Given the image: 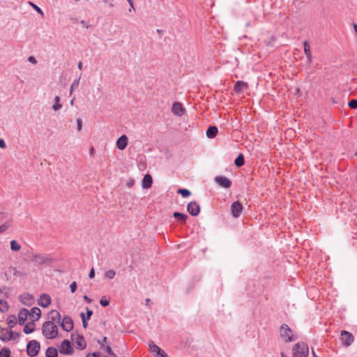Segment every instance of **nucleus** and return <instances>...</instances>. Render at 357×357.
I'll return each mask as SVG.
<instances>
[{
  "mask_svg": "<svg viewBox=\"0 0 357 357\" xmlns=\"http://www.w3.org/2000/svg\"><path fill=\"white\" fill-rule=\"evenodd\" d=\"M243 206L238 201L234 202L231 206V212L234 218H238L242 213Z\"/></svg>",
  "mask_w": 357,
  "mask_h": 357,
  "instance_id": "obj_11",
  "label": "nucleus"
},
{
  "mask_svg": "<svg viewBox=\"0 0 357 357\" xmlns=\"http://www.w3.org/2000/svg\"><path fill=\"white\" fill-rule=\"evenodd\" d=\"M0 303H1V305H0V310H1V312H7L8 310V307H9L7 302H6V301L2 302L1 301Z\"/></svg>",
  "mask_w": 357,
  "mask_h": 357,
  "instance_id": "obj_39",
  "label": "nucleus"
},
{
  "mask_svg": "<svg viewBox=\"0 0 357 357\" xmlns=\"http://www.w3.org/2000/svg\"><path fill=\"white\" fill-rule=\"evenodd\" d=\"M83 299H84L86 302H87L88 303H91L92 302V300H91L89 297H88L86 295H84V296H83Z\"/></svg>",
  "mask_w": 357,
  "mask_h": 357,
  "instance_id": "obj_51",
  "label": "nucleus"
},
{
  "mask_svg": "<svg viewBox=\"0 0 357 357\" xmlns=\"http://www.w3.org/2000/svg\"><path fill=\"white\" fill-rule=\"evenodd\" d=\"M80 23H81V24H82L83 26L86 27V29H88V28L89 27V26H90V25H89L86 22H85L84 20H82V21L80 22Z\"/></svg>",
  "mask_w": 357,
  "mask_h": 357,
  "instance_id": "obj_52",
  "label": "nucleus"
},
{
  "mask_svg": "<svg viewBox=\"0 0 357 357\" xmlns=\"http://www.w3.org/2000/svg\"><path fill=\"white\" fill-rule=\"evenodd\" d=\"M304 52L308 60L311 59L310 45L307 40L303 42Z\"/></svg>",
  "mask_w": 357,
  "mask_h": 357,
  "instance_id": "obj_29",
  "label": "nucleus"
},
{
  "mask_svg": "<svg viewBox=\"0 0 357 357\" xmlns=\"http://www.w3.org/2000/svg\"><path fill=\"white\" fill-rule=\"evenodd\" d=\"M282 357H287L283 353L281 354Z\"/></svg>",
  "mask_w": 357,
  "mask_h": 357,
  "instance_id": "obj_62",
  "label": "nucleus"
},
{
  "mask_svg": "<svg viewBox=\"0 0 357 357\" xmlns=\"http://www.w3.org/2000/svg\"><path fill=\"white\" fill-rule=\"evenodd\" d=\"M111 356L112 357H118L116 354H115V356L113 355V356Z\"/></svg>",
  "mask_w": 357,
  "mask_h": 357,
  "instance_id": "obj_64",
  "label": "nucleus"
},
{
  "mask_svg": "<svg viewBox=\"0 0 357 357\" xmlns=\"http://www.w3.org/2000/svg\"><path fill=\"white\" fill-rule=\"evenodd\" d=\"M35 331V322L34 320L29 321L26 324L23 328V331L25 334H30Z\"/></svg>",
  "mask_w": 357,
  "mask_h": 357,
  "instance_id": "obj_24",
  "label": "nucleus"
},
{
  "mask_svg": "<svg viewBox=\"0 0 357 357\" xmlns=\"http://www.w3.org/2000/svg\"><path fill=\"white\" fill-rule=\"evenodd\" d=\"M128 143V139L126 135H121L116 141V146L119 150H124Z\"/></svg>",
  "mask_w": 357,
  "mask_h": 357,
  "instance_id": "obj_18",
  "label": "nucleus"
},
{
  "mask_svg": "<svg viewBox=\"0 0 357 357\" xmlns=\"http://www.w3.org/2000/svg\"><path fill=\"white\" fill-rule=\"evenodd\" d=\"M79 78L74 80V82L72 83L70 86V93H72L73 91L77 89L79 86Z\"/></svg>",
  "mask_w": 357,
  "mask_h": 357,
  "instance_id": "obj_41",
  "label": "nucleus"
},
{
  "mask_svg": "<svg viewBox=\"0 0 357 357\" xmlns=\"http://www.w3.org/2000/svg\"><path fill=\"white\" fill-rule=\"evenodd\" d=\"M340 341L345 347H349L354 340V337L351 333L347 331H342L340 332Z\"/></svg>",
  "mask_w": 357,
  "mask_h": 357,
  "instance_id": "obj_6",
  "label": "nucleus"
},
{
  "mask_svg": "<svg viewBox=\"0 0 357 357\" xmlns=\"http://www.w3.org/2000/svg\"><path fill=\"white\" fill-rule=\"evenodd\" d=\"M280 336L284 339L285 342H292L297 338L294 336L291 329L286 324H283L280 326Z\"/></svg>",
  "mask_w": 357,
  "mask_h": 357,
  "instance_id": "obj_5",
  "label": "nucleus"
},
{
  "mask_svg": "<svg viewBox=\"0 0 357 357\" xmlns=\"http://www.w3.org/2000/svg\"><path fill=\"white\" fill-rule=\"evenodd\" d=\"M12 219H9L3 225H0V234L6 231L8 229H9L12 225Z\"/></svg>",
  "mask_w": 357,
  "mask_h": 357,
  "instance_id": "obj_30",
  "label": "nucleus"
},
{
  "mask_svg": "<svg viewBox=\"0 0 357 357\" xmlns=\"http://www.w3.org/2000/svg\"><path fill=\"white\" fill-rule=\"evenodd\" d=\"M11 351L8 348H3L0 350V357H10Z\"/></svg>",
  "mask_w": 357,
  "mask_h": 357,
  "instance_id": "obj_35",
  "label": "nucleus"
},
{
  "mask_svg": "<svg viewBox=\"0 0 357 357\" xmlns=\"http://www.w3.org/2000/svg\"><path fill=\"white\" fill-rule=\"evenodd\" d=\"M28 61L34 65L37 63V61H36V58L33 56H30L28 58Z\"/></svg>",
  "mask_w": 357,
  "mask_h": 357,
  "instance_id": "obj_48",
  "label": "nucleus"
},
{
  "mask_svg": "<svg viewBox=\"0 0 357 357\" xmlns=\"http://www.w3.org/2000/svg\"><path fill=\"white\" fill-rule=\"evenodd\" d=\"M60 325L64 331L70 332L73 328V319L69 316H64Z\"/></svg>",
  "mask_w": 357,
  "mask_h": 357,
  "instance_id": "obj_10",
  "label": "nucleus"
},
{
  "mask_svg": "<svg viewBox=\"0 0 357 357\" xmlns=\"http://www.w3.org/2000/svg\"><path fill=\"white\" fill-rule=\"evenodd\" d=\"M157 31H158V33H161V32H162V30H160V29H157Z\"/></svg>",
  "mask_w": 357,
  "mask_h": 357,
  "instance_id": "obj_63",
  "label": "nucleus"
},
{
  "mask_svg": "<svg viewBox=\"0 0 357 357\" xmlns=\"http://www.w3.org/2000/svg\"><path fill=\"white\" fill-rule=\"evenodd\" d=\"M248 88V83L243 81H237L234 86V91L236 93H240Z\"/></svg>",
  "mask_w": 357,
  "mask_h": 357,
  "instance_id": "obj_19",
  "label": "nucleus"
},
{
  "mask_svg": "<svg viewBox=\"0 0 357 357\" xmlns=\"http://www.w3.org/2000/svg\"><path fill=\"white\" fill-rule=\"evenodd\" d=\"M40 350V344L38 341L32 340L26 344V354L30 357L36 356Z\"/></svg>",
  "mask_w": 357,
  "mask_h": 357,
  "instance_id": "obj_4",
  "label": "nucleus"
},
{
  "mask_svg": "<svg viewBox=\"0 0 357 357\" xmlns=\"http://www.w3.org/2000/svg\"><path fill=\"white\" fill-rule=\"evenodd\" d=\"M29 3L32 6V8L38 13H39L40 15L42 16H44V13L43 11L41 10L40 8H39L36 4L32 3V2H29Z\"/></svg>",
  "mask_w": 357,
  "mask_h": 357,
  "instance_id": "obj_38",
  "label": "nucleus"
},
{
  "mask_svg": "<svg viewBox=\"0 0 357 357\" xmlns=\"http://www.w3.org/2000/svg\"><path fill=\"white\" fill-rule=\"evenodd\" d=\"M150 301H151L150 298H146V304L148 305Z\"/></svg>",
  "mask_w": 357,
  "mask_h": 357,
  "instance_id": "obj_59",
  "label": "nucleus"
},
{
  "mask_svg": "<svg viewBox=\"0 0 357 357\" xmlns=\"http://www.w3.org/2000/svg\"><path fill=\"white\" fill-rule=\"evenodd\" d=\"M74 100H75V98H73V100H70V105H73Z\"/></svg>",
  "mask_w": 357,
  "mask_h": 357,
  "instance_id": "obj_61",
  "label": "nucleus"
},
{
  "mask_svg": "<svg viewBox=\"0 0 357 357\" xmlns=\"http://www.w3.org/2000/svg\"><path fill=\"white\" fill-rule=\"evenodd\" d=\"M93 357H100V354L98 351H95L92 354Z\"/></svg>",
  "mask_w": 357,
  "mask_h": 357,
  "instance_id": "obj_53",
  "label": "nucleus"
},
{
  "mask_svg": "<svg viewBox=\"0 0 357 357\" xmlns=\"http://www.w3.org/2000/svg\"><path fill=\"white\" fill-rule=\"evenodd\" d=\"M95 277V270L93 268H92L91 270H90V272H89V278L92 279Z\"/></svg>",
  "mask_w": 357,
  "mask_h": 357,
  "instance_id": "obj_49",
  "label": "nucleus"
},
{
  "mask_svg": "<svg viewBox=\"0 0 357 357\" xmlns=\"http://www.w3.org/2000/svg\"><path fill=\"white\" fill-rule=\"evenodd\" d=\"M215 181L222 188H229L231 185L230 179L225 176H218L215 178Z\"/></svg>",
  "mask_w": 357,
  "mask_h": 357,
  "instance_id": "obj_13",
  "label": "nucleus"
},
{
  "mask_svg": "<svg viewBox=\"0 0 357 357\" xmlns=\"http://www.w3.org/2000/svg\"><path fill=\"white\" fill-rule=\"evenodd\" d=\"M49 314V319H51L50 321H60L61 314L57 310H53L50 312Z\"/></svg>",
  "mask_w": 357,
  "mask_h": 357,
  "instance_id": "obj_25",
  "label": "nucleus"
},
{
  "mask_svg": "<svg viewBox=\"0 0 357 357\" xmlns=\"http://www.w3.org/2000/svg\"><path fill=\"white\" fill-rule=\"evenodd\" d=\"M43 335L48 339H54L58 335V327L52 321H45L42 326Z\"/></svg>",
  "mask_w": 357,
  "mask_h": 357,
  "instance_id": "obj_1",
  "label": "nucleus"
},
{
  "mask_svg": "<svg viewBox=\"0 0 357 357\" xmlns=\"http://www.w3.org/2000/svg\"><path fill=\"white\" fill-rule=\"evenodd\" d=\"M353 26H354V29L356 33V36H357V24H353Z\"/></svg>",
  "mask_w": 357,
  "mask_h": 357,
  "instance_id": "obj_55",
  "label": "nucleus"
},
{
  "mask_svg": "<svg viewBox=\"0 0 357 357\" xmlns=\"http://www.w3.org/2000/svg\"><path fill=\"white\" fill-rule=\"evenodd\" d=\"M59 102H60V97L57 96L54 98V104L52 106V109L54 111H57L61 108L62 105H61V104H60Z\"/></svg>",
  "mask_w": 357,
  "mask_h": 357,
  "instance_id": "obj_33",
  "label": "nucleus"
},
{
  "mask_svg": "<svg viewBox=\"0 0 357 357\" xmlns=\"http://www.w3.org/2000/svg\"><path fill=\"white\" fill-rule=\"evenodd\" d=\"M128 2L129 3V5L133 8V1L132 0H128Z\"/></svg>",
  "mask_w": 357,
  "mask_h": 357,
  "instance_id": "obj_56",
  "label": "nucleus"
},
{
  "mask_svg": "<svg viewBox=\"0 0 357 357\" xmlns=\"http://www.w3.org/2000/svg\"><path fill=\"white\" fill-rule=\"evenodd\" d=\"M13 270H14L13 275H15V276L24 277L26 275L24 273H22V271H18L16 268H14Z\"/></svg>",
  "mask_w": 357,
  "mask_h": 357,
  "instance_id": "obj_44",
  "label": "nucleus"
},
{
  "mask_svg": "<svg viewBox=\"0 0 357 357\" xmlns=\"http://www.w3.org/2000/svg\"><path fill=\"white\" fill-rule=\"evenodd\" d=\"M152 183H153L152 176L150 174H147L144 176V178L142 179V188L144 189H148L151 187Z\"/></svg>",
  "mask_w": 357,
  "mask_h": 357,
  "instance_id": "obj_20",
  "label": "nucleus"
},
{
  "mask_svg": "<svg viewBox=\"0 0 357 357\" xmlns=\"http://www.w3.org/2000/svg\"><path fill=\"white\" fill-rule=\"evenodd\" d=\"M93 153H94V148H93V146H91L89 149V153L91 155H92L93 154Z\"/></svg>",
  "mask_w": 357,
  "mask_h": 357,
  "instance_id": "obj_54",
  "label": "nucleus"
},
{
  "mask_svg": "<svg viewBox=\"0 0 357 357\" xmlns=\"http://www.w3.org/2000/svg\"><path fill=\"white\" fill-rule=\"evenodd\" d=\"M59 352L64 355L71 354L73 352L70 342L68 340H64L60 347Z\"/></svg>",
  "mask_w": 357,
  "mask_h": 357,
  "instance_id": "obj_9",
  "label": "nucleus"
},
{
  "mask_svg": "<svg viewBox=\"0 0 357 357\" xmlns=\"http://www.w3.org/2000/svg\"><path fill=\"white\" fill-rule=\"evenodd\" d=\"M187 211L191 215L197 216L200 213V206L196 202H190L187 206Z\"/></svg>",
  "mask_w": 357,
  "mask_h": 357,
  "instance_id": "obj_12",
  "label": "nucleus"
},
{
  "mask_svg": "<svg viewBox=\"0 0 357 357\" xmlns=\"http://www.w3.org/2000/svg\"><path fill=\"white\" fill-rule=\"evenodd\" d=\"M82 62H81V61H79V62L78 63V66H77V67H82Z\"/></svg>",
  "mask_w": 357,
  "mask_h": 357,
  "instance_id": "obj_60",
  "label": "nucleus"
},
{
  "mask_svg": "<svg viewBox=\"0 0 357 357\" xmlns=\"http://www.w3.org/2000/svg\"><path fill=\"white\" fill-rule=\"evenodd\" d=\"M29 311L26 308H23L20 310L18 314V323L20 325L24 324L28 316H29Z\"/></svg>",
  "mask_w": 357,
  "mask_h": 357,
  "instance_id": "obj_17",
  "label": "nucleus"
},
{
  "mask_svg": "<svg viewBox=\"0 0 357 357\" xmlns=\"http://www.w3.org/2000/svg\"><path fill=\"white\" fill-rule=\"evenodd\" d=\"M116 275V272L111 269V270H109V271H107L105 273V278H107V279H113L114 278Z\"/></svg>",
  "mask_w": 357,
  "mask_h": 357,
  "instance_id": "obj_37",
  "label": "nucleus"
},
{
  "mask_svg": "<svg viewBox=\"0 0 357 357\" xmlns=\"http://www.w3.org/2000/svg\"><path fill=\"white\" fill-rule=\"evenodd\" d=\"M6 147V144L5 141L3 139H0V148L5 149Z\"/></svg>",
  "mask_w": 357,
  "mask_h": 357,
  "instance_id": "obj_50",
  "label": "nucleus"
},
{
  "mask_svg": "<svg viewBox=\"0 0 357 357\" xmlns=\"http://www.w3.org/2000/svg\"><path fill=\"white\" fill-rule=\"evenodd\" d=\"M31 261L34 263L36 266L47 265L50 266L54 262V259L50 255H43L40 254H33Z\"/></svg>",
  "mask_w": 357,
  "mask_h": 357,
  "instance_id": "obj_3",
  "label": "nucleus"
},
{
  "mask_svg": "<svg viewBox=\"0 0 357 357\" xmlns=\"http://www.w3.org/2000/svg\"><path fill=\"white\" fill-rule=\"evenodd\" d=\"M10 249L13 251H19L21 249V245L17 241L13 240L10 241Z\"/></svg>",
  "mask_w": 357,
  "mask_h": 357,
  "instance_id": "obj_34",
  "label": "nucleus"
},
{
  "mask_svg": "<svg viewBox=\"0 0 357 357\" xmlns=\"http://www.w3.org/2000/svg\"><path fill=\"white\" fill-rule=\"evenodd\" d=\"M107 342V337H104L102 340H98V343L100 344V349L104 350L109 356H115L113 352L111 344L105 345Z\"/></svg>",
  "mask_w": 357,
  "mask_h": 357,
  "instance_id": "obj_14",
  "label": "nucleus"
},
{
  "mask_svg": "<svg viewBox=\"0 0 357 357\" xmlns=\"http://www.w3.org/2000/svg\"><path fill=\"white\" fill-rule=\"evenodd\" d=\"M177 193L181 195L183 197H188L191 195V192L185 188H178Z\"/></svg>",
  "mask_w": 357,
  "mask_h": 357,
  "instance_id": "obj_32",
  "label": "nucleus"
},
{
  "mask_svg": "<svg viewBox=\"0 0 357 357\" xmlns=\"http://www.w3.org/2000/svg\"><path fill=\"white\" fill-rule=\"evenodd\" d=\"M100 304L102 307H107L109 304V301L105 298V297H102L100 301Z\"/></svg>",
  "mask_w": 357,
  "mask_h": 357,
  "instance_id": "obj_43",
  "label": "nucleus"
},
{
  "mask_svg": "<svg viewBox=\"0 0 357 357\" xmlns=\"http://www.w3.org/2000/svg\"><path fill=\"white\" fill-rule=\"evenodd\" d=\"M218 128L215 126H210L206 130V136L208 138H213L218 134Z\"/></svg>",
  "mask_w": 357,
  "mask_h": 357,
  "instance_id": "obj_23",
  "label": "nucleus"
},
{
  "mask_svg": "<svg viewBox=\"0 0 357 357\" xmlns=\"http://www.w3.org/2000/svg\"><path fill=\"white\" fill-rule=\"evenodd\" d=\"M80 317L82 319L83 328H86L88 326V323H87L88 319L86 318L85 314L84 312H81Z\"/></svg>",
  "mask_w": 357,
  "mask_h": 357,
  "instance_id": "obj_40",
  "label": "nucleus"
},
{
  "mask_svg": "<svg viewBox=\"0 0 357 357\" xmlns=\"http://www.w3.org/2000/svg\"><path fill=\"white\" fill-rule=\"evenodd\" d=\"M133 183H134V181H130L128 183V187H132V185H133Z\"/></svg>",
  "mask_w": 357,
  "mask_h": 357,
  "instance_id": "obj_57",
  "label": "nucleus"
},
{
  "mask_svg": "<svg viewBox=\"0 0 357 357\" xmlns=\"http://www.w3.org/2000/svg\"><path fill=\"white\" fill-rule=\"evenodd\" d=\"M29 315L32 318H35V319H33L34 321H38L40 318L41 310L37 307H32Z\"/></svg>",
  "mask_w": 357,
  "mask_h": 357,
  "instance_id": "obj_21",
  "label": "nucleus"
},
{
  "mask_svg": "<svg viewBox=\"0 0 357 357\" xmlns=\"http://www.w3.org/2000/svg\"><path fill=\"white\" fill-rule=\"evenodd\" d=\"M293 357H307L309 348L306 343H296L292 349Z\"/></svg>",
  "mask_w": 357,
  "mask_h": 357,
  "instance_id": "obj_2",
  "label": "nucleus"
},
{
  "mask_svg": "<svg viewBox=\"0 0 357 357\" xmlns=\"http://www.w3.org/2000/svg\"><path fill=\"white\" fill-rule=\"evenodd\" d=\"M77 130L78 131H81L82 128V119H77Z\"/></svg>",
  "mask_w": 357,
  "mask_h": 357,
  "instance_id": "obj_47",
  "label": "nucleus"
},
{
  "mask_svg": "<svg viewBox=\"0 0 357 357\" xmlns=\"http://www.w3.org/2000/svg\"><path fill=\"white\" fill-rule=\"evenodd\" d=\"M52 302L51 297L47 294H41L38 299V304L43 307H47Z\"/></svg>",
  "mask_w": 357,
  "mask_h": 357,
  "instance_id": "obj_15",
  "label": "nucleus"
},
{
  "mask_svg": "<svg viewBox=\"0 0 357 357\" xmlns=\"http://www.w3.org/2000/svg\"><path fill=\"white\" fill-rule=\"evenodd\" d=\"M75 334L73 333L71 334V339L72 340L75 341L77 348L81 350L84 349L86 347V342L85 341L84 336L80 334H76V337H75Z\"/></svg>",
  "mask_w": 357,
  "mask_h": 357,
  "instance_id": "obj_8",
  "label": "nucleus"
},
{
  "mask_svg": "<svg viewBox=\"0 0 357 357\" xmlns=\"http://www.w3.org/2000/svg\"><path fill=\"white\" fill-rule=\"evenodd\" d=\"M70 289L72 293H74L77 289V283L76 282H73L70 285Z\"/></svg>",
  "mask_w": 357,
  "mask_h": 357,
  "instance_id": "obj_46",
  "label": "nucleus"
},
{
  "mask_svg": "<svg viewBox=\"0 0 357 357\" xmlns=\"http://www.w3.org/2000/svg\"><path fill=\"white\" fill-rule=\"evenodd\" d=\"M24 298L26 299L27 301L26 302L24 301V304L28 305H31L33 303V299H34L33 296L29 293L24 294Z\"/></svg>",
  "mask_w": 357,
  "mask_h": 357,
  "instance_id": "obj_36",
  "label": "nucleus"
},
{
  "mask_svg": "<svg viewBox=\"0 0 357 357\" xmlns=\"http://www.w3.org/2000/svg\"><path fill=\"white\" fill-rule=\"evenodd\" d=\"M312 355H313V357H319L316 355L314 351L313 350V349L312 348Z\"/></svg>",
  "mask_w": 357,
  "mask_h": 357,
  "instance_id": "obj_58",
  "label": "nucleus"
},
{
  "mask_svg": "<svg viewBox=\"0 0 357 357\" xmlns=\"http://www.w3.org/2000/svg\"><path fill=\"white\" fill-rule=\"evenodd\" d=\"M45 357H58V351L55 347H50L45 352Z\"/></svg>",
  "mask_w": 357,
  "mask_h": 357,
  "instance_id": "obj_27",
  "label": "nucleus"
},
{
  "mask_svg": "<svg viewBox=\"0 0 357 357\" xmlns=\"http://www.w3.org/2000/svg\"><path fill=\"white\" fill-rule=\"evenodd\" d=\"M245 163L244 156L242 153H240L234 160V164L236 167H242Z\"/></svg>",
  "mask_w": 357,
  "mask_h": 357,
  "instance_id": "obj_28",
  "label": "nucleus"
},
{
  "mask_svg": "<svg viewBox=\"0 0 357 357\" xmlns=\"http://www.w3.org/2000/svg\"><path fill=\"white\" fill-rule=\"evenodd\" d=\"M86 318L87 319H90L91 316L93 315V311L91 310H90L88 307H86Z\"/></svg>",
  "mask_w": 357,
  "mask_h": 357,
  "instance_id": "obj_45",
  "label": "nucleus"
},
{
  "mask_svg": "<svg viewBox=\"0 0 357 357\" xmlns=\"http://www.w3.org/2000/svg\"><path fill=\"white\" fill-rule=\"evenodd\" d=\"M7 323L9 325V329H12V328L17 324L16 317L15 315L9 316L7 319Z\"/></svg>",
  "mask_w": 357,
  "mask_h": 357,
  "instance_id": "obj_31",
  "label": "nucleus"
},
{
  "mask_svg": "<svg viewBox=\"0 0 357 357\" xmlns=\"http://www.w3.org/2000/svg\"><path fill=\"white\" fill-rule=\"evenodd\" d=\"M149 349L155 357H169L168 355L158 345L155 344L153 341H151L149 343Z\"/></svg>",
  "mask_w": 357,
  "mask_h": 357,
  "instance_id": "obj_7",
  "label": "nucleus"
},
{
  "mask_svg": "<svg viewBox=\"0 0 357 357\" xmlns=\"http://www.w3.org/2000/svg\"><path fill=\"white\" fill-rule=\"evenodd\" d=\"M348 106L352 109H356L357 108V100L352 99L350 101H349Z\"/></svg>",
  "mask_w": 357,
  "mask_h": 357,
  "instance_id": "obj_42",
  "label": "nucleus"
},
{
  "mask_svg": "<svg viewBox=\"0 0 357 357\" xmlns=\"http://www.w3.org/2000/svg\"><path fill=\"white\" fill-rule=\"evenodd\" d=\"M7 333H9V335L7 338H5V337H0V339L2 340V341H10V340H15V338L17 337H19L20 336V334L19 333H14L12 329H9L8 331H7Z\"/></svg>",
  "mask_w": 357,
  "mask_h": 357,
  "instance_id": "obj_26",
  "label": "nucleus"
},
{
  "mask_svg": "<svg viewBox=\"0 0 357 357\" xmlns=\"http://www.w3.org/2000/svg\"><path fill=\"white\" fill-rule=\"evenodd\" d=\"M173 217L182 224H185L188 218L186 214L181 213L180 212H174L173 213Z\"/></svg>",
  "mask_w": 357,
  "mask_h": 357,
  "instance_id": "obj_22",
  "label": "nucleus"
},
{
  "mask_svg": "<svg viewBox=\"0 0 357 357\" xmlns=\"http://www.w3.org/2000/svg\"><path fill=\"white\" fill-rule=\"evenodd\" d=\"M185 109L178 102H174L172 107V112L178 116H181L184 113Z\"/></svg>",
  "mask_w": 357,
  "mask_h": 357,
  "instance_id": "obj_16",
  "label": "nucleus"
}]
</instances>
